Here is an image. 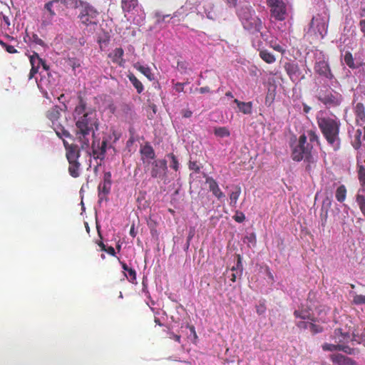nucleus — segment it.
<instances>
[{"mask_svg":"<svg viewBox=\"0 0 365 365\" xmlns=\"http://www.w3.org/2000/svg\"><path fill=\"white\" fill-rule=\"evenodd\" d=\"M198 91L202 94L210 92V89L208 86L201 87L198 89Z\"/></svg>","mask_w":365,"mask_h":365,"instance_id":"680f3d73","label":"nucleus"},{"mask_svg":"<svg viewBox=\"0 0 365 365\" xmlns=\"http://www.w3.org/2000/svg\"><path fill=\"white\" fill-rule=\"evenodd\" d=\"M30 63L31 65V67L39 69L41 66V63H43V59L39 57L38 54L37 53H34L32 55L29 57Z\"/></svg>","mask_w":365,"mask_h":365,"instance_id":"2f4dec72","label":"nucleus"},{"mask_svg":"<svg viewBox=\"0 0 365 365\" xmlns=\"http://www.w3.org/2000/svg\"><path fill=\"white\" fill-rule=\"evenodd\" d=\"M105 252H106L108 254H109L112 256L115 255V251L114 248L111 246L106 247V250Z\"/></svg>","mask_w":365,"mask_h":365,"instance_id":"13d9d810","label":"nucleus"},{"mask_svg":"<svg viewBox=\"0 0 365 365\" xmlns=\"http://www.w3.org/2000/svg\"><path fill=\"white\" fill-rule=\"evenodd\" d=\"M329 359L335 365H356L354 360L339 353L331 354Z\"/></svg>","mask_w":365,"mask_h":365,"instance_id":"f3484780","label":"nucleus"},{"mask_svg":"<svg viewBox=\"0 0 365 365\" xmlns=\"http://www.w3.org/2000/svg\"><path fill=\"white\" fill-rule=\"evenodd\" d=\"M345 63L351 68H355L354 58L350 52H346L344 58Z\"/></svg>","mask_w":365,"mask_h":365,"instance_id":"58836bf2","label":"nucleus"},{"mask_svg":"<svg viewBox=\"0 0 365 365\" xmlns=\"http://www.w3.org/2000/svg\"><path fill=\"white\" fill-rule=\"evenodd\" d=\"M133 67L143 73L148 79L152 81L154 79L153 74L150 68L148 66H143L140 63H136L134 64Z\"/></svg>","mask_w":365,"mask_h":365,"instance_id":"393cba45","label":"nucleus"},{"mask_svg":"<svg viewBox=\"0 0 365 365\" xmlns=\"http://www.w3.org/2000/svg\"><path fill=\"white\" fill-rule=\"evenodd\" d=\"M63 145L66 151V155L68 161V173L74 178L80 176L81 163L78 162L80 157V150L78 146L75 144H68L63 140Z\"/></svg>","mask_w":365,"mask_h":365,"instance_id":"39448f33","label":"nucleus"},{"mask_svg":"<svg viewBox=\"0 0 365 365\" xmlns=\"http://www.w3.org/2000/svg\"><path fill=\"white\" fill-rule=\"evenodd\" d=\"M31 38L33 42H34L36 44H38L41 46H45L44 41L41 38H40L37 34H33Z\"/></svg>","mask_w":365,"mask_h":365,"instance_id":"de8ad7c7","label":"nucleus"},{"mask_svg":"<svg viewBox=\"0 0 365 365\" xmlns=\"http://www.w3.org/2000/svg\"><path fill=\"white\" fill-rule=\"evenodd\" d=\"M128 79L133 84V86L137 90L138 93H141L144 89L143 83L137 78V77L133 74L130 73L128 76Z\"/></svg>","mask_w":365,"mask_h":365,"instance_id":"cd10ccee","label":"nucleus"},{"mask_svg":"<svg viewBox=\"0 0 365 365\" xmlns=\"http://www.w3.org/2000/svg\"><path fill=\"white\" fill-rule=\"evenodd\" d=\"M0 45L5 48V50L9 53H16L18 51L17 50L11 45H8L5 42H4L2 40L0 39Z\"/></svg>","mask_w":365,"mask_h":365,"instance_id":"a19ab883","label":"nucleus"},{"mask_svg":"<svg viewBox=\"0 0 365 365\" xmlns=\"http://www.w3.org/2000/svg\"><path fill=\"white\" fill-rule=\"evenodd\" d=\"M67 64L71 66L73 71H76L77 68L81 67V61L76 58H68L66 61Z\"/></svg>","mask_w":365,"mask_h":365,"instance_id":"e433bc0d","label":"nucleus"},{"mask_svg":"<svg viewBox=\"0 0 365 365\" xmlns=\"http://www.w3.org/2000/svg\"><path fill=\"white\" fill-rule=\"evenodd\" d=\"M269 46L282 54L285 53V49L277 42L270 41Z\"/></svg>","mask_w":365,"mask_h":365,"instance_id":"37998d69","label":"nucleus"},{"mask_svg":"<svg viewBox=\"0 0 365 365\" xmlns=\"http://www.w3.org/2000/svg\"><path fill=\"white\" fill-rule=\"evenodd\" d=\"M270 8V14L276 21H282L286 19L287 5L284 0H266Z\"/></svg>","mask_w":365,"mask_h":365,"instance_id":"1a4fd4ad","label":"nucleus"},{"mask_svg":"<svg viewBox=\"0 0 365 365\" xmlns=\"http://www.w3.org/2000/svg\"><path fill=\"white\" fill-rule=\"evenodd\" d=\"M168 334H169V338L170 339H174L175 341H177L178 343H180V339H181L180 335L175 334H174L172 331H170L168 333Z\"/></svg>","mask_w":365,"mask_h":365,"instance_id":"5fc2aeb1","label":"nucleus"},{"mask_svg":"<svg viewBox=\"0 0 365 365\" xmlns=\"http://www.w3.org/2000/svg\"><path fill=\"white\" fill-rule=\"evenodd\" d=\"M232 272H237V274L239 273V277H241L243 271V267L242 263V257L240 255H237V261L235 266H233L231 269Z\"/></svg>","mask_w":365,"mask_h":365,"instance_id":"f704fd0d","label":"nucleus"},{"mask_svg":"<svg viewBox=\"0 0 365 365\" xmlns=\"http://www.w3.org/2000/svg\"><path fill=\"white\" fill-rule=\"evenodd\" d=\"M214 134L220 138H225L230 135V132L227 127H215Z\"/></svg>","mask_w":365,"mask_h":365,"instance_id":"473e14b6","label":"nucleus"},{"mask_svg":"<svg viewBox=\"0 0 365 365\" xmlns=\"http://www.w3.org/2000/svg\"><path fill=\"white\" fill-rule=\"evenodd\" d=\"M353 303L356 305L365 304V296L361 294H355L353 298Z\"/></svg>","mask_w":365,"mask_h":365,"instance_id":"79ce46f5","label":"nucleus"},{"mask_svg":"<svg viewBox=\"0 0 365 365\" xmlns=\"http://www.w3.org/2000/svg\"><path fill=\"white\" fill-rule=\"evenodd\" d=\"M123 56L124 51L121 47L115 48L108 55V57L112 62L120 67H124L125 66V60L123 58Z\"/></svg>","mask_w":365,"mask_h":365,"instance_id":"dca6fc26","label":"nucleus"},{"mask_svg":"<svg viewBox=\"0 0 365 365\" xmlns=\"http://www.w3.org/2000/svg\"><path fill=\"white\" fill-rule=\"evenodd\" d=\"M78 103L73 111L76 127V136L82 149L89 147L90 136L98 129L99 121L95 108L87 106L86 101L78 96Z\"/></svg>","mask_w":365,"mask_h":365,"instance_id":"f257e3e1","label":"nucleus"},{"mask_svg":"<svg viewBox=\"0 0 365 365\" xmlns=\"http://www.w3.org/2000/svg\"><path fill=\"white\" fill-rule=\"evenodd\" d=\"M168 169L165 160H154L151 163L150 176L153 178H163Z\"/></svg>","mask_w":365,"mask_h":365,"instance_id":"ddd939ff","label":"nucleus"},{"mask_svg":"<svg viewBox=\"0 0 365 365\" xmlns=\"http://www.w3.org/2000/svg\"><path fill=\"white\" fill-rule=\"evenodd\" d=\"M38 69L31 67V68L30 70V73H29V79H31L35 76V74H36L38 73Z\"/></svg>","mask_w":365,"mask_h":365,"instance_id":"0e129e2a","label":"nucleus"},{"mask_svg":"<svg viewBox=\"0 0 365 365\" xmlns=\"http://www.w3.org/2000/svg\"><path fill=\"white\" fill-rule=\"evenodd\" d=\"M307 135H299L297 142L291 145V158L294 161L300 162L304 160L307 163H314V159L312 156L313 145L316 142L319 143L318 135L315 131L309 130Z\"/></svg>","mask_w":365,"mask_h":365,"instance_id":"f03ea898","label":"nucleus"},{"mask_svg":"<svg viewBox=\"0 0 365 365\" xmlns=\"http://www.w3.org/2000/svg\"><path fill=\"white\" fill-rule=\"evenodd\" d=\"M356 202L358 204L361 213L365 217V196L358 193L356 196Z\"/></svg>","mask_w":365,"mask_h":365,"instance_id":"72a5a7b5","label":"nucleus"},{"mask_svg":"<svg viewBox=\"0 0 365 365\" xmlns=\"http://www.w3.org/2000/svg\"><path fill=\"white\" fill-rule=\"evenodd\" d=\"M111 178H112L111 173L110 172H106L103 174V182H108V183H111L112 184Z\"/></svg>","mask_w":365,"mask_h":365,"instance_id":"603ef678","label":"nucleus"},{"mask_svg":"<svg viewBox=\"0 0 365 365\" xmlns=\"http://www.w3.org/2000/svg\"><path fill=\"white\" fill-rule=\"evenodd\" d=\"M128 274L124 273V275L131 283H135L136 281V272L135 269L130 268L128 271Z\"/></svg>","mask_w":365,"mask_h":365,"instance_id":"ea45409f","label":"nucleus"},{"mask_svg":"<svg viewBox=\"0 0 365 365\" xmlns=\"http://www.w3.org/2000/svg\"><path fill=\"white\" fill-rule=\"evenodd\" d=\"M335 197L337 201L343 202L346 197V188L344 185L339 186L336 190Z\"/></svg>","mask_w":365,"mask_h":365,"instance_id":"7c9ffc66","label":"nucleus"},{"mask_svg":"<svg viewBox=\"0 0 365 365\" xmlns=\"http://www.w3.org/2000/svg\"><path fill=\"white\" fill-rule=\"evenodd\" d=\"M188 63L186 61H178L177 68L180 72L185 73L188 69Z\"/></svg>","mask_w":365,"mask_h":365,"instance_id":"a18cd8bd","label":"nucleus"},{"mask_svg":"<svg viewBox=\"0 0 365 365\" xmlns=\"http://www.w3.org/2000/svg\"><path fill=\"white\" fill-rule=\"evenodd\" d=\"M184 88V83H178L175 85V89L178 92H182Z\"/></svg>","mask_w":365,"mask_h":365,"instance_id":"69168bd1","label":"nucleus"},{"mask_svg":"<svg viewBox=\"0 0 365 365\" xmlns=\"http://www.w3.org/2000/svg\"><path fill=\"white\" fill-rule=\"evenodd\" d=\"M358 177L361 185L365 188V168L358 165Z\"/></svg>","mask_w":365,"mask_h":365,"instance_id":"c9c22d12","label":"nucleus"},{"mask_svg":"<svg viewBox=\"0 0 365 365\" xmlns=\"http://www.w3.org/2000/svg\"><path fill=\"white\" fill-rule=\"evenodd\" d=\"M317 98L327 108L336 107L341 104L343 100V97L339 93L328 88L319 91Z\"/></svg>","mask_w":365,"mask_h":365,"instance_id":"6e6552de","label":"nucleus"},{"mask_svg":"<svg viewBox=\"0 0 365 365\" xmlns=\"http://www.w3.org/2000/svg\"><path fill=\"white\" fill-rule=\"evenodd\" d=\"M237 15L245 29L252 32H259L262 27L261 19L255 15L251 6H242L237 11Z\"/></svg>","mask_w":365,"mask_h":365,"instance_id":"20e7f679","label":"nucleus"},{"mask_svg":"<svg viewBox=\"0 0 365 365\" xmlns=\"http://www.w3.org/2000/svg\"><path fill=\"white\" fill-rule=\"evenodd\" d=\"M241 194V187L239 185L235 187V190L232 191L230 195V205L232 207H235L239 197Z\"/></svg>","mask_w":365,"mask_h":365,"instance_id":"c756f323","label":"nucleus"},{"mask_svg":"<svg viewBox=\"0 0 365 365\" xmlns=\"http://www.w3.org/2000/svg\"><path fill=\"white\" fill-rule=\"evenodd\" d=\"M352 339L357 344H362L365 346V327L359 329H354L352 331Z\"/></svg>","mask_w":365,"mask_h":365,"instance_id":"5701e85b","label":"nucleus"},{"mask_svg":"<svg viewBox=\"0 0 365 365\" xmlns=\"http://www.w3.org/2000/svg\"><path fill=\"white\" fill-rule=\"evenodd\" d=\"M111 183L108 182H101L98 186V202H101L103 200H108V195L110 192L111 189Z\"/></svg>","mask_w":365,"mask_h":365,"instance_id":"412c9836","label":"nucleus"},{"mask_svg":"<svg viewBox=\"0 0 365 365\" xmlns=\"http://www.w3.org/2000/svg\"><path fill=\"white\" fill-rule=\"evenodd\" d=\"M140 153L143 156V159L144 158L149 159H154L155 158L153 148L148 143L140 148Z\"/></svg>","mask_w":365,"mask_h":365,"instance_id":"b1692460","label":"nucleus"},{"mask_svg":"<svg viewBox=\"0 0 365 365\" xmlns=\"http://www.w3.org/2000/svg\"><path fill=\"white\" fill-rule=\"evenodd\" d=\"M259 57L267 63H272L276 61L274 56L267 50L263 49L259 51Z\"/></svg>","mask_w":365,"mask_h":365,"instance_id":"c85d7f7f","label":"nucleus"},{"mask_svg":"<svg viewBox=\"0 0 365 365\" xmlns=\"http://www.w3.org/2000/svg\"><path fill=\"white\" fill-rule=\"evenodd\" d=\"M190 169L195 170V172L198 173L200 171V167L197 165V163L195 162H191L190 163Z\"/></svg>","mask_w":365,"mask_h":365,"instance_id":"6e6d98bb","label":"nucleus"},{"mask_svg":"<svg viewBox=\"0 0 365 365\" xmlns=\"http://www.w3.org/2000/svg\"><path fill=\"white\" fill-rule=\"evenodd\" d=\"M62 2L67 7L76 8L78 6V0H62Z\"/></svg>","mask_w":365,"mask_h":365,"instance_id":"49530a36","label":"nucleus"},{"mask_svg":"<svg viewBox=\"0 0 365 365\" xmlns=\"http://www.w3.org/2000/svg\"><path fill=\"white\" fill-rule=\"evenodd\" d=\"M61 115V108L58 106H53L46 112V117L52 123V127L55 130L56 135L63 140L64 138H70V133L65 129V128L58 123V119Z\"/></svg>","mask_w":365,"mask_h":365,"instance_id":"0eeeda50","label":"nucleus"},{"mask_svg":"<svg viewBox=\"0 0 365 365\" xmlns=\"http://www.w3.org/2000/svg\"><path fill=\"white\" fill-rule=\"evenodd\" d=\"M354 113L356 120L365 121V108L363 103H358L354 107Z\"/></svg>","mask_w":365,"mask_h":365,"instance_id":"bb28decb","label":"nucleus"},{"mask_svg":"<svg viewBox=\"0 0 365 365\" xmlns=\"http://www.w3.org/2000/svg\"><path fill=\"white\" fill-rule=\"evenodd\" d=\"M107 148V140H103L101 143L98 145H96V143L93 142L92 145V155L95 159H100L101 160H103L105 158V154Z\"/></svg>","mask_w":365,"mask_h":365,"instance_id":"a211bd4d","label":"nucleus"},{"mask_svg":"<svg viewBox=\"0 0 365 365\" xmlns=\"http://www.w3.org/2000/svg\"><path fill=\"white\" fill-rule=\"evenodd\" d=\"M327 29L328 23L324 17L317 14L312 17L307 31V35L312 37L314 39L323 38L327 33Z\"/></svg>","mask_w":365,"mask_h":365,"instance_id":"423d86ee","label":"nucleus"},{"mask_svg":"<svg viewBox=\"0 0 365 365\" xmlns=\"http://www.w3.org/2000/svg\"><path fill=\"white\" fill-rule=\"evenodd\" d=\"M99 12L93 6L85 5L78 16L82 24L89 25H96L98 23Z\"/></svg>","mask_w":365,"mask_h":365,"instance_id":"9b49d317","label":"nucleus"},{"mask_svg":"<svg viewBox=\"0 0 365 365\" xmlns=\"http://www.w3.org/2000/svg\"><path fill=\"white\" fill-rule=\"evenodd\" d=\"M322 348L324 351H340L349 355H355L359 353V351L357 349L351 348L348 345L336 343H324V344H322Z\"/></svg>","mask_w":365,"mask_h":365,"instance_id":"f8f14e48","label":"nucleus"},{"mask_svg":"<svg viewBox=\"0 0 365 365\" xmlns=\"http://www.w3.org/2000/svg\"><path fill=\"white\" fill-rule=\"evenodd\" d=\"M284 70L289 78L293 81L300 78L301 71L298 64L295 62H287L284 66Z\"/></svg>","mask_w":365,"mask_h":365,"instance_id":"2eb2a0df","label":"nucleus"},{"mask_svg":"<svg viewBox=\"0 0 365 365\" xmlns=\"http://www.w3.org/2000/svg\"><path fill=\"white\" fill-rule=\"evenodd\" d=\"M294 315L297 318H301V319H304L306 318H308V315L307 314V313H304L302 311L296 310L294 312Z\"/></svg>","mask_w":365,"mask_h":365,"instance_id":"864d4df0","label":"nucleus"},{"mask_svg":"<svg viewBox=\"0 0 365 365\" xmlns=\"http://www.w3.org/2000/svg\"><path fill=\"white\" fill-rule=\"evenodd\" d=\"M230 7H235L237 6V0H225Z\"/></svg>","mask_w":365,"mask_h":365,"instance_id":"338daca9","label":"nucleus"},{"mask_svg":"<svg viewBox=\"0 0 365 365\" xmlns=\"http://www.w3.org/2000/svg\"><path fill=\"white\" fill-rule=\"evenodd\" d=\"M256 311L258 314H262L266 311V306L264 303H260L259 304L256 306Z\"/></svg>","mask_w":365,"mask_h":365,"instance_id":"8fccbe9b","label":"nucleus"},{"mask_svg":"<svg viewBox=\"0 0 365 365\" xmlns=\"http://www.w3.org/2000/svg\"><path fill=\"white\" fill-rule=\"evenodd\" d=\"M317 124L327 143L334 150H338L341 146L340 121L336 118L325 116L317 118Z\"/></svg>","mask_w":365,"mask_h":365,"instance_id":"7ed1b4c3","label":"nucleus"},{"mask_svg":"<svg viewBox=\"0 0 365 365\" xmlns=\"http://www.w3.org/2000/svg\"><path fill=\"white\" fill-rule=\"evenodd\" d=\"M170 15H161L159 12L155 13V17L157 18V23L160 24L165 20V18L169 17Z\"/></svg>","mask_w":365,"mask_h":365,"instance_id":"3c124183","label":"nucleus"},{"mask_svg":"<svg viewBox=\"0 0 365 365\" xmlns=\"http://www.w3.org/2000/svg\"><path fill=\"white\" fill-rule=\"evenodd\" d=\"M309 323L305 322H299L297 324V327L303 329H309Z\"/></svg>","mask_w":365,"mask_h":365,"instance_id":"bf43d9fd","label":"nucleus"},{"mask_svg":"<svg viewBox=\"0 0 365 365\" xmlns=\"http://www.w3.org/2000/svg\"><path fill=\"white\" fill-rule=\"evenodd\" d=\"M314 70L316 73L327 79L331 80L334 77L328 62L324 59L317 61Z\"/></svg>","mask_w":365,"mask_h":365,"instance_id":"4468645a","label":"nucleus"},{"mask_svg":"<svg viewBox=\"0 0 365 365\" xmlns=\"http://www.w3.org/2000/svg\"><path fill=\"white\" fill-rule=\"evenodd\" d=\"M168 157L171 160L170 167L174 170L178 171L179 169V163L176 156L173 153H169Z\"/></svg>","mask_w":365,"mask_h":365,"instance_id":"4c0bfd02","label":"nucleus"},{"mask_svg":"<svg viewBox=\"0 0 365 365\" xmlns=\"http://www.w3.org/2000/svg\"><path fill=\"white\" fill-rule=\"evenodd\" d=\"M230 278V280L232 282H236L237 279V278H240L239 277V273L237 274V272H233L230 274V276L229 277Z\"/></svg>","mask_w":365,"mask_h":365,"instance_id":"052dcab7","label":"nucleus"},{"mask_svg":"<svg viewBox=\"0 0 365 365\" xmlns=\"http://www.w3.org/2000/svg\"><path fill=\"white\" fill-rule=\"evenodd\" d=\"M233 218L237 222H242L245 220V216L242 212H237Z\"/></svg>","mask_w":365,"mask_h":365,"instance_id":"09e8293b","label":"nucleus"},{"mask_svg":"<svg viewBox=\"0 0 365 365\" xmlns=\"http://www.w3.org/2000/svg\"><path fill=\"white\" fill-rule=\"evenodd\" d=\"M206 183L209 185L210 190L218 200L225 197V194L222 192L217 181L211 177L206 178Z\"/></svg>","mask_w":365,"mask_h":365,"instance_id":"6ab92c4d","label":"nucleus"},{"mask_svg":"<svg viewBox=\"0 0 365 365\" xmlns=\"http://www.w3.org/2000/svg\"><path fill=\"white\" fill-rule=\"evenodd\" d=\"M309 329L313 334L320 333L323 331V329L321 326L314 324L313 323L309 324Z\"/></svg>","mask_w":365,"mask_h":365,"instance_id":"c03bdc74","label":"nucleus"},{"mask_svg":"<svg viewBox=\"0 0 365 365\" xmlns=\"http://www.w3.org/2000/svg\"><path fill=\"white\" fill-rule=\"evenodd\" d=\"M234 103L237 104L239 110L244 114H251L252 112V102H242L237 99L234 100Z\"/></svg>","mask_w":365,"mask_h":365,"instance_id":"4be33fe9","label":"nucleus"},{"mask_svg":"<svg viewBox=\"0 0 365 365\" xmlns=\"http://www.w3.org/2000/svg\"><path fill=\"white\" fill-rule=\"evenodd\" d=\"M359 28L361 31L363 33L364 36L365 37V19L361 20L359 21Z\"/></svg>","mask_w":365,"mask_h":365,"instance_id":"4d7b16f0","label":"nucleus"},{"mask_svg":"<svg viewBox=\"0 0 365 365\" xmlns=\"http://www.w3.org/2000/svg\"><path fill=\"white\" fill-rule=\"evenodd\" d=\"M192 112L190 110H185L182 111V116L184 118H190L192 116Z\"/></svg>","mask_w":365,"mask_h":365,"instance_id":"774afa93","label":"nucleus"},{"mask_svg":"<svg viewBox=\"0 0 365 365\" xmlns=\"http://www.w3.org/2000/svg\"><path fill=\"white\" fill-rule=\"evenodd\" d=\"M38 69L31 67V68L30 70V73H29V79H31L35 76V74H36L38 73Z\"/></svg>","mask_w":365,"mask_h":365,"instance_id":"e2e57ef3","label":"nucleus"},{"mask_svg":"<svg viewBox=\"0 0 365 365\" xmlns=\"http://www.w3.org/2000/svg\"><path fill=\"white\" fill-rule=\"evenodd\" d=\"M59 0H52L48 2H47L44 5V10L48 13L46 16V19L43 21V25H48L50 24L53 19V17L56 16V12L53 9L54 4H58Z\"/></svg>","mask_w":365,"mask_h":365,"instance_id":"aec40b11","label":"nucleus"},{"mask_svg":"<svg viewBox=\"0 0 365 365\" xmlns=\"http://www.w3.org/2000/svg\"><path fill=\"white\" fill-rule=\"evenodd\" d=\"M354 328L351 326L346 325L344 327L335 329L330 338L334 343L346 345L352 339V331Z\"/></svg>","mask_w":365,"mask_h":365,"instance_id":"9d476101","label":"nucleus"},{"mask_svg":"<svg viewBox=\"0 0 365 365\" xmlns=\"http://www.w3.org/2000/svg\"><path fill=\"white\" fill-rule=\"evenodd\" d=\"M138 4V0H121V8L124 12H130Z\"/></svg>","mask_w":365,"mask_h":365,"instance_id":"a878e982","label":"nucleus"}]
</instances>
